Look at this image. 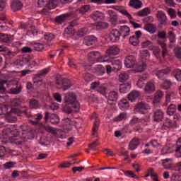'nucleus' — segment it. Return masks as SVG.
Returning a JSON list of instances; mask_svg holds the SVG:
<instances>
[{"label": "nucleus", "instance_id": "1", "mask_svg": "<svg viewBox=\"0 0 181 181\" xmlns=\"http://www.w3.org/2000/svg\"><path fill=\"white\" fill-rule=\"evenodd\" d=\"M64 103L71 105L74 112H80V103L77 101V96L74 93H68L65 95Z\"/></svg>", "mask_w": 181, "mask_h": 181}, {"label": "nucleus", "instance_id": "2", "mask_svg": "<svg viewBox=\"0 0 181 181\" xmlns=\"http://www.w3.org/2000/svg\"><path fill=\"white\" fill-rule=\"evenodd\" d=\"M55 84L57 86V88L59 90H62V91L69 90V88H70V87L72 86L70 80L62 77H57Z\"/></svg>", "mask_w": 181, "mask_h": 181}, {"label": "nucleus", "instance_id": "3", "mask_svg": "<svg viewBox=\"0 0 181 181\" xmlns=\"http://www.w3.org/2000/svg\"><path fill=\"white\" fill-rule=\"evenodd\" d=\"M136 111H140L141 114H145L144 111H148L151 110V106H149L146 103L139 102L135 105Z\"/></svg>", "mask_w": 181, "mask_h": 181}, {"label": "nucleus", "instance_id": "4", "mask_svg": "<svg viewBox=\"0 0 181 181\" xmlns=\"http://www.w3.org/2000/svg\"><path fill=\"white\" fill-rule=\"evenodd\" d=\"M119 37H121V33H119V30L117 29L112 30L109 34L110 40L112 43L118 42V40H119Z\"/></svg>", "mask_w": 181, "mask_h": 181}, {"label": "nucleus", "instance_id": "5", "mask_svg": "<svg viewBox=\"0 0 181 181\" xmlns=\"http://www.w3.org/2000/svg\"><path fill=\"white\" fill-rule=\"evenodd\" d=\"M91 119H95L93 123V127L92 129V135L94 136L98 131V128L100 127V119H98V116L97 115L96 112H93V115L90 117Z\"/></svg>", "mask_w": 181, "mask_h": 181}, {"label": "nucleus", "instance_id": "6", "mask_svg": "<svg viewBox=\"0 0 181 181\" xmlns=\"http://www.w3.org/2000/svg\"><path fill=\"white\" fill-rule=\"evenodd\" d=\"M118 97H119V95H118V92L115 90H112L109 93L108 95V104L109 105H114V103H117L118 100Z\"/></svg>", "mask_w": 181, "mask_h": 181}, {"label": "nucleus", "instance_id": "7", "mask_svg": "<svg viewBox=\"0 0 181 181\" xmlns=\"http://www.w3.org/2000/svg\"><path fill=\"white\" fill-rule=\"evenodd\" d=\"M156 17L160 25H168V17L163 11H158L156 13Z\"/></svg>", "mask_w": 181, "mask_h": 181}, {"label": "nucleus", "instance_id": "8", "mask_svg": "<svg viewBox=\"0 0 181 181\" xmlns=\"http://www.w3.org/2000/svg\"><path fill=\"white\" fill-rule=\"evenodd\" d=\"M156 90V87L155 86V83L152 81L147 82L144 87V92L146 94H153Z\"/></svg>", "mask_w": 181, "mask_h": 181}, {"label": "nucleus", "instance_id": "9", "mask_svg": "<svg viewBox=\"0 0 181 181\" xmlns=\"http://www.w3.org/2000/svg\"><path fill=\"white\" fill-rule=\"evenodd\" d=\"M106 54L107 56H117V54H119V47L118 45L110 46L106 51Z\"/></svg>", "mask_w": 181, "mask_h": 181}, {"label": "nucleus", "instance_id": "10", "mask_svg": "<svg viewBox=\"0 0 181 181\" xmlns=\"http://www.w3.org/2000/svg\"><path fill=\"white\" fill-rule=\"evenodd\" d=\"M136 63V59H135V57L132 55L127 57L124 60V66L128 69H131V67H134Z\"/></svg>", "mask_w": 181, "mask_h": 181}, {"label": "nucleus", "instance_id": "11", "mask_svg": "<svg viewBox=\"0 0 181 181\" xmlns=\"http://www.w3.org/2000/svg\"><path fill=\"white\" fill-rule=\"evenodd\" d=\"M109 15L110 21L112 25L114 26H117V23H118V14H117L114 11L109 10L107 11Z\"/></svg>", "mask_w": 181, "mask_h": 181}, {"label": "nucleus", "instance_id": "12", "mask_svg": "<svg viewBox=\"0 0 181 181\" xmlns=\"http://www.w3.org/2000/svg\"><path fill=\"white\" fill-rule=\"evenodd\" d=\"M165 115V112L162 111L161 110H156L153 113V121L156 122H160L162 119H163Z\"/></svg>", "mask_w": 181, "mask_h": 181}, {"label": "nucleus", "instance_id": "13", "mask_svg": "<svg viewBox=\"0 0 181 181\" xmlns=\"http://www.w3.org/2000/svg\"><path fill=\"white\" fill-rule=\"evenodd\" d=\"M119 32L120 33V35L122 36L123 39H125L126 37H127V36H129L131 29H129V27H128V25H122L119 28Z\"/></svg>", "mask_w": 181, "mask_h": 181}, {"label": "nucleus", "instance_id": "14", "mask_svg": "<svg viewBox=\"0 0 181 181\" xmlns=\"http://www.w3.org/2000/svg\"><path fill=\"white\" fill-rule=\"evenodd\" d=\"M171 71L172 70L170 69V68L167 67L165 69L157 71L156 72V75L157 76V77H158V78H162L165 76H168V74H170Z\"/></svg>", "mask_w": 181, "mask_h": 181}, {"label": "nucleus", "instance_id": "15", "mask_svg": "<svg viewBox=\"0 0 181 181\" xmlns=\"http://www.w3.org/2000/svg\"><path fill=\"white\" fill-rule=\"evenodd\" d=\"M142 5L143 4L140 0H130L129 2V6L134 8V9H141Z\"/></svg>", "mask_w": 181, "mask_h": 181}, {"label": "nucleus", "instance_id": "16", "mask_svg": "<svg viewBox=\"0 0 181 181\" xmlns=\"http://www.w3.org/2000/svg\"><path fill=\"white\" fill-rule=\"evenodd\" d=\"M72 13H66V14H62L59 16H57L55 18V22L57 23H63V22H66L67 21V18H70L71 16Z\"/></svg>", "mask_w": 181, "mask_h": 181}, {"label": "nucleus", "instance_id": "17", "mask_svg": "<svg viewBox=\"0 0 181 181\" xmlns=\"http://www.w3.org/2000/svg\"><path fill=\"white\" fill-rule=\"evenodd\" d=\"M139 145V140L136 137H134V139H132V140L130 141L129 144V149L130 151H135V149L138 148Z\"/></svg>", "mask_w": 181, "mask_h": 181}, {"label": "nucleus", "instance_id": "18", "mask_svg": "<svg viewBox=\"0 0 181 181\" xmlns=\"http://www.w3.org/2000/svg\"><path fill=\"white\" fill-rule=\"evenodd\" d=\"M11 41L12 35L5 33H0V42H3V43H11Z\"/></svg>", "mask_w": 181, "mask_h": 181}, {"label": "nucleus", "instance_id": "19", "mask_svg": "<svg viewBox=\"0 0 181 181\" xmlns=\"http://www.w3.org/2000/svg\"><path fill=\"white\" fill-rule=\"evenodd\" d=\"M22 6H23V4H22V2L14 1L11 3V9L13 11V12H16V11H21L22 9Z\"/></svg>", "mask_w": 181, "mask_h": 181}, {"label": "nucleus", "instance_id": "20", "mask_svg": "<svg viewBox=\"0 0 181 181\" xmlns=\"http://www.w3.org/2000/svg\"><path fill=\"white\" fill-rule=\"evenodd\" d=\"M141 94L139 93V91L137 90H133L130 93L128 94L127 98L129 100V101L134 102L138 97H139Z\"/></svg>", "mask_w": 181, "mask_h": 181}, {"label": "nucleus", "instance_id": "21", "mask_svg": "<svg viewBox=\"0 0 181 181\" xmlns=\"http://www.w3.org/2000/svg\"><path fill=\"white\" fill-rule=\"evenodd\" d=\"M95 42H97L96 37H94V35H90L86 38L85 45H86V46H93Z\"/></svg>", "mask_w": 181, "mask_h": 181}, {"label": "nucleus", "instance_id": "22", "mask_svg": "<svg viewBox=\"0 0 181 181\" xmlns=\"http://www.w3.org/2000/svg\"><path fill=\"white\" fill-rule=\"evenodd\" d=\"M144 29L149 33H155L156 32V25L152 23H147L145 25Z\"/></svg>", "mask_w": 181, "mask_h": 181}, {"label": "nucleus", "instance_id": "23", "mask_svg": "<svg viewBox=\"0 0 181 181\" xmlns=\"http://www.w3.org/2000/svg\"><path fill=\"white\" fill-rule=\"evenodd\" d=\"M90 18H92L93 21H100V19H103V18H104V14L100 11H97L90 15Z\"/></svg>", "mask_w": 181, "mask_h": 181}, {"label": "nucleus", "instance_id": "24", "mask_svg": "<svg viewBox=\"0 0 181 181\" xmlns=\"http://www.w3.org/2000/svg\"><path fill=\"white\" fill-rule=\"evenodd\" d=\"M6 121L9 124H12L13 122H16L18 121V118L16 117V116L12 115V113H10L8 112L6 117Z\"/></svg>", "mask_w": 181, "mask_h": 181}, {"label": "nucleus", "instance_id": "25", "mask_svg": "<svg viewBox=\"0 0 181 181\" xmlns=\"http://www.w3.org/2000/svg\"><path fill=\"white\" fill-rule=\"evenodd\" d=\"M151 13V8L146 7L136 13L137 16H146Z\"/></svg>", "mask_w": 181, "mask_h": 181}, {"label": "nucleus", "instance_id": "26", "mask_svg": "<svg viewBox=\"0 0 181 181\" xmlns=\"http://www.w3.org/2000/svg\"><path fill=\"white\" fill-rule=\"evenodd\" d=\"M158 44L161 46L162 47V57L165 59L166 56H168V46L165 42H162L160 41H158Z\"/></svg>", "mask_w": 181, "mask_h": 181}, {"label": "nucleus", "instance_id": "27", "mask_svg": "<svg viewBox=\"0 0 181 181\" xmlns=\"http://www.w3.org/2000/svg\"><path fill=\"white\" fill-rule=\"evenodd\" d=\"M95 71L98 76H103L105 74V68L103 65H98L95 68Z\"/></svg>", "mask_w": 181, "mask_h": 181}, {"label": "nucleus", "instance_id": "28", "mask_svg": "<svg viewBox=\"0 0 181 181\" xmlns=\"http://www.w3.org/2000/svg\"><path fill=\"white\" fill-rule=\"evenodd\" d=\"M33 84L35 87H40L43 84V80L40 78V75H37L33 78Z\"/></svg>", "mask_w": 181, "mask_h": 181}, {"label": "nucleus", "instance_id": "29", "mask_svg": "<svg viewBox=\"0 0 181 181\" xmlns=\"http://www.w3.org/2000/svg\"><path fill=\"white\" fill-rule=\"evenodd\" d=\"M119 105L123 110H128L129 108V102L127 99H122L119 102Z\"/></svg>", "mask_w": 181, "mask_h": 181}, {"label": "nucleus", "instance_id": "30", "mask_svg": "<svg viewBox=\"0 0 181 181\" xmlns=\"http://www.w3.org/2000/svg\"><path fill=\"white\" fill-rule=\"evenodd\" d=\"M146 69V64L145 62H140L138 64V67L134 70L135 73H142Z\"/></svg>", "mask_w": 181, "mask_h": 181}, {"label": "nucleus", "instance_id": "31", "mask_svg": "<svg viewBox=\"0 0 181 181\" xmlns=\"http://www.w3.org/2000/svg\"><path fill=\"white\" fill-rule=\"evenodd\" d=\"M175 112H176V105L174 104L170 105L167 108L168 115H175Z\"/></svg>", "mask_w": 181, "mask_h": 181}, {"label": "nucleus", "instance_id": "32", "mask_svg": "<svg viewBox=\"0 0 181 181\" xmlns=\"http://www.w3.org/2000/svg\"><path fill=\"white\" fill-rule=\"evenodd\" d=\"M128 88H131L130 83H127V86L124 84L120 85V88L119 90L122 94H127V93H128Z\"/></svg>", "mask_w": 181, "mask_h": 181}, {"label": "nucleus", "instance_id": "33", "mask_svg": "<svg viewBox=\"0 0 181 181\" xmlns=\"http://www.w3.org/2000/svg\"><path fill=\"white\" fill-rule=\"evenodd\" d=\"M129 42L132 46H138L139 45V39L136 38L135 35L130 37Z\"/></svg>", "mask_w": 181, "mask_h": 181}, {"label": "nucleus", "instance_id": "34", "mask_svg": "<svg viewBox=\"0 0 181 181\" xmlns=\"http://www.w3.org/2000/svg\"><path fill=\"white\" fill-rule=\"evenodd\" d=\"M50 122L51 124H54V125L59 124V122H60L59 116L56 114H52L50 117Z\"/></svg>", "mask_w": 181, "mask_h": 181}, {"label": "nucleus", "instance_id": "35", "mask_svg": "<svg viewBox=\"0 0 181 181\" xmlns=\"http://www.w3.org/2000/svg\"><path fill=\"white\" fill-rule=\"evenodd\" d=\"M128 78H129V76H128V74L125 72L122 73L119 75V81L120 83H125V81H127Z\"/></svg>", "mask_w": 181, "mask_h": 181}, {"label": "nucleus", "instance_id": "36", "mask_svg": "<svg viewBox=\"0 0 181 181\" xmlns=\"http://www.w3.org/2000/svg\"><path fill=\"white\" fill-rule=\"evenodd\" d=\"M108 28V23L105 22H100L96 24V29L101 30L103 29H107Z\"/></svg>", "mask_w": 181, "mask_h": 181}, {"label": "nucleus", "instance_id": "37", "mask_svg": "<svg viewBox=\"0 0 181 181\" xmlns=\"http://www.w3.org/2000/svg\"><path fill=\"white\" fill-rule=\"evenodd\" d=\"M176 122L174 121L173 122H172V120H170V119L169 118H166L165 119V122L164 124V125L165 127H168V128H173V127H176Z\"/></svg>", "mask_w": 181, "mask_h": 181}, {"label": "nucleus", "instance_id": "38", "mask_svg": "<svg viewBox=\"0 0 181 181\" xmlns=\"http://www.w3.org/2000/svg\"><path fill=\"white\" fill-rule=\"evenodd\" d=\"M70 105H66L65 106L63 107L62 111L63 112H65V114H71L73 111H74V109L71 106H69Z\"/></svg>", "mask_w": 181, "mask_h": 181}, {"label": "nucleus", "instance_id": "39", "mask_svg": "<svg viewBox=\"0 0 181 181\" xmlns=\"http://www.w3.org/2000/svg\"><path fill=\"white\" fill-rule=\"evenodd\" d=\"M33 47L36 52H42L45 49V45L42 43L35 42L33 44Z\"/></svg>", "mask_w": 181, "mask_h": 181}, {"label": "nucleus", "instance_id": "40", "mask_svg": "<svg viewBox=\"0 0 181 181\" xmlns=\"http://www.w3.org/2000/svg\"><path fill=\"white\" fill-rule=\"evenodd\" d=\"M168 39L170 40V42L171 43H175L176 42V35H175V33L173 31H169L168 33Z\"/></svg>", "mask_w": 181, "mask_h": 181}, {"label": "nucleus", "instance_id": "41", "mask_svg": "<svg viewBox=\"0 0 181 181\" xmlns=\"http://www.w3.org/2000/svg\"><path fill=\"white\" fill-rule=\"evenodd\" d=\"M27 35L28 36L33 37L35 36V35H37V30L36 29L35 27L31 26L30 30H28L27 31Z\"/></svg>", "mask_w": 181, "mask_h": 181}, {"label": "nucleus", "instance_id": "42", "mask_svg": "<svg viewBox=\"0 0 181 181\" xmlns=\"http://www.w3.org/2000/svg\"><path fill=\"white\" fill-rule=\"evenodd\" d=\"M30 108H37L39 102L36 99H30L29 101Z\"/></svg>", "mask_w": 181, "mask_h": 181}, {"label": "nucleus", "instance_id": "43", "mask_svg": "<svg viewBox=\"0 0 181 181\" xmlns=\"http://www.w3.org/2000/svg\"><path fill=\"white\" fill-rule=\"evenodd\" d=\"M8 110V106L6 105L0 106V115H7V114H9Z\"/></svg>", "mask_w": 181, "mask_h": 181}, {"label": "nucleus", "instance_id": "44", "mask_svg": "<svg viewBox=\"0 0 181 181\" xmlns=\"http://www.w3.org/2000/svg\"><path fill=\"white\" fill-rule=\"evenodd\" d=\"M90 8L91 6L90 5H84L80 8L79 12L81 13V15H84V13L90 11Z\"/></svg>", "mask_w": 181, "mask_h": 181}, {"label": "nucleus", "instance_id": "45", "mask_svg": "<svg viewBox=\"0 0 181 181\" xmlns=\"http://www.w3.org/2000/svg\"><path fill=\"white\" fill-rule=\"evenodd\" d=\"M8 83L6 80H2L0 81V93H5L6 91V88H5V84Z\"/></svg>", "mask_w": 181, "mask_h": 181}, {"label": "nucleus", "instance_id": "46", "mask_svg": "<svg viewBox=\"0 0 181 181\" xmlns=\"http://www.w3.org/2000/svg\"><path fill=\"white\" fill-rule=\"evenodd\" d=\"M45 129L47 132H50V134H53V135H57L56 129H54L52 126H47L45 127Z\"/></svg>", "mask_w": 181, "mask_h": 181}, {"label": "nucleus", "instance_id": "47", "mask_svg": "<svg viewBox=\"0 0 181 181\" xmlns=\"http://www.w3.org/2000/svg\"><path fill=\"white\" fill-rule=\"evenodd\" d=\"M122 119H127V113L122 112L117 117H115V121L119 122Z\"/></svg>", "mask_w": 181, "mask_h": 181}, {"label": "nucleus", "instance_id": "48", "mask_svg": "<svg viewBox=\"0 0 181 181\" xmlns=\"http://www.w3.org/2000/svg\"><path fill=\"white\" fill-rule=\"evenodd\" d=\"M175 77L177 81H181V70L177 69H175Z\"/></svg>", "mask_w": 181, "mask_h": 181}, {"label": "nucleus", "instance_id": "49", "mask_svg": "<svg viewBox=\"0 0 181 181\" xmlns=\"http://www.w3.org/2000/svg\"><path fill=\"white\" fill-rule=\"evenodd\" d=\"M11 94H19L22 91V87H16L10 89Z\"/></svg>", "mask_w": 181, "mask_h": 181}, {"label": "nucleus", "instance_id": "50", "mask_svg": "<svg viewBox=\"0 0 181 181\" xmlns=\"http://www.w3.org/2000/svg\"><path fill=\"white\" fill-rule=\"evenodd\" d=\"M174 53H175V57H177V59H181V47H176L174 49Z\"/></svg>", "mask_w": 181, "mask_h": 181}, {"label": "nucleus", "instance_id": "51", "mask_svg": "<svg viewBox=\"0 0 181 181\" xmlns=\"http://www.w3.org/2000/svg\"><path fill=\"white\" fill-rule=\"evenodd\" d=\"M65 33H66V35H74V33H76V31L74 30V28L73 27L69 25L65 30Z\"/></svg>", "mask_w": 181, "mask_h": 181}, {"label": "nucleus", "instance_id": "52", "mask_svg": "<svg viewBox=\"0 0 181 181\" xmlns=\"http://www.w3.org/2000/svg\"><path fill=\"white\" fill-rule=\"evenodd\" d=\"M47 4H49V0H38V6H40V8L47 6Z\"/></svg>", "mask_w": 181, "mask_h": 181}, {"label": "nucleus", "instance_id": "53", "mask_svg": "<svg viewBox=\"0 0 181 181\" xmlns=\"http://www.w3.org/2000/svg\"><path fill=\"white\" fill-rule=\"evenodd\" d=\"M97 139L95 141H93V143H90L88 146V148L91 149V151H96L97 150V146H98V143H97Z\"/></svg>", "mask_w": 181, "mask_h": 181}, {"label": "nucleus", "instance_id": "54", "mask_svg": "<svg viewBox=\"0 0 181 181\" xmlns=\"http://www.w3.org/2000/svg\"><path fill=\"white\" fill-rule=\"evenodd\" d=\"M56 6V4H54V0H49L48 4H47V7L48 8V9H54Z\"/></svg>", "mask_w": 181, "mask_h": 181}, {"label": "nucleus", "instance_id": "55", "mask_svg": "<svg viewBox=\"0 0 181 181\" xmlns=\"http://www.w3.org/2000/svg\"><path fill=\"white\" fill-rule=\"evenodd\" d=\"M141 122V119H139L138 117H134L130 122H129V125H131V127H134V125H135V124H138Z\"/></svg>", "mask_w": 181, "mask_h": 181}, {"label": "nucleus", "instance_id": "56", "mask_svg": "<svg viewBox=\"0 0 181 181\" xmlns=\"http://www.w3.org/2000/svg\"><path fill=\"white\" fill-rule=\"evenodd\" d=\"M124 175L126 176H129V177H133L134 179H138V176L135 175V173L131 170H127L124 172Z\"/></svg>", "mask_w": 181, "mask_h": 181}, {"label": "nucleus", "instance_id": "57", "mask_svg": "<svg viewBox=\"0 0 181 181\" xmlns=\"http://www.w3.org/2000/svg\"><path fill=\"white\" fill-rule=\"evenodd\" d=\"M168 14L171 19H175V18H176V11L173 8L168 9Z\"/></svg>", "mask_w": 181, "mask_h": 181}, {"label": "nucleus", "instance_id": "58", "mask_svg": "<svg viewBox=\"0 0 181 181\" xmlns=\"http://www.w3.org/2000/svg\"><path fill=\"white\" fill-rule=\"evenodd\" d=\"M6 155V147L0 146V158H4Z\"/></svg>", "mask_w": 181, "mask_h": 181}, {"label": "nucleus", "instance_id": "59", "mask_svg": "<svg viewBox=\"0 0 181 181\" xmlns=\"http://www.w3.org/2000/svg\"><path fill=\"white\" fill-rule=\"evenodd\" d=\"M171 86H172V82L170 81L168 79L164 80L163 88H165V90H169Z\"/></svg>", "mask_w": 181, "mask_h": 181}, {"label": "nucleus", "instance_id": "60", "mask_svg": "<svg viewBox=\"0 0 181 181\" xmlns=\"http://www.w3.org/2000/svg\"><path fill=\"white\" fill-rule=\"evenodd\" d=\"M8 112L12 114L13 115H19V114H21V110L18 108L13 107Z\"/></svg>", "mask_w": 181, "mask_h": 181}, {"label": "nucleus", "instance_id": "61", "mask_svg": "<svg viewBox=\"0 0 181 181\" xmlns=\"http://www.w3.org/2000/svg\"><path fill=\"white\" fill-rule=\"evenodd\" d=\"M4 168L5 169H11V168H13V166H15V163L12 162V161H9L6 163L4 165Z\"/></svg>", "mask_w": 181, "mask_h": 181}, {"label": "nucleus", "instance_id": "62", "mask_svg": "<svg viewBox=\"0 0 181 181\" xmlns=\"http://www.w3.org/2000/svg\"><path fill=\"white\" fill-rule=\"evenodd\" d=\"M171 181H181V175L173 174L171 177Z\"/></svg>", "mask_w": 181, "mask_h": 181}, {"label": "nucleus", "instance_id": "63", "mask_svg": "<svg viewBox=\"0 0 181 181\" xmlns=\"http://www.w3.org/2000/svg\"><path fill=\"white\" fill-rule=\"evenodd\" d=\"M152 45V42L149 40H146L141 43L142 47H151V45Z\"/></svg>", "mask_w": 181, "mask_h": 181}, {"label": "nucleus", "instance_id": "64", "mask_svg": "<svg viewBox=\"0 0 181 181\" xmlns=\"http://www.w3.org/2000/svg\"><path fill=\"white\" fill-rule=\"evenodd\" d=\"M180 149H181V145L177 146V148L175 150V156L177 158H181Z\"/></svg>", "mask_w": 181, "mask_h": 181}]
</instances>
